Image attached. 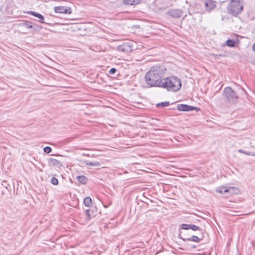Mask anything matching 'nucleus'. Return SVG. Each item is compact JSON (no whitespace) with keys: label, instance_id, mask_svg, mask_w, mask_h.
Returning a JSON list of instances; mask_svg holds the SVG:
<instances>
[{"label":"nucleus","instance_id":"obj_20","mask_svg":"<svg viewBox=\"0 0 255 255\" xmlns=\"http://www.w3.org/2000/svg\"><path fill=\"white\" fill-rule=\"evenodd\" d=\"M169 105V102H162L160 103H158L156 104V107L158 108L161 107H166Z\"/></svg>","mask_w":255,"mask_h":255},{"label":"nucleus","instance_id":"obj_8","mask_svg":"<svg viewBox=\"0 0 255 255\" xmlns=\"http://www.w3.org/2000/svg\"><path fill=\"white\" fill-rule=\"evenodd\" d=\"M196 109L195 107L185 104H178L177 106V109L180 111H191Z\"/></svg>","mask_w":255,"mask_h":255},{"label":"nucleus","instance_id":"obj_21","mask_svg":"<svg viewBox=\"0 0 255 255\" xmlns=\"http://www.w3.org/2000/svg\"><path fill=\"white\" fill-rule=\"evenodd\" d=\"M191 224H182L181 225V228L183 230L190 229Z\"/></svg>","mask_w":255,"mask_h":255},{"label":"nucleus","instance_id":"obj_15","mask_svg":"<svg viewBox=\"0 0 255 255\" xmlns=\"http://www.w3.org/2000/svg\"><path fill=\"white\" fill-rule=\"evenodd\" d=\"M77 180L82 184H85L87 182V178L85 176H78L76 177Z\"/></svg>","mask_w":255,"mask_h":255},{"label":"nucleus","instance_id":"obj_27","mask_svg":"<svg viewBox=\"0 0 255 255\" xmlns=\"http://www.w3.org/2000/svg\"><path fill=\"white\" fill-rule=\"evenodd\" d=\"M117 71V70L116 68H112L110 69V71H109V74H114Z\"/></svg>","mask_w":255,"mask_h":255},{"label":"nucleus","instance_id":"obj_30","mask_svg":"<svg viewBox=\"0 0 255 255\" xmlns=\"http://www.w3.org/2000/svg\"><path fill=\"white\" fill-rule=\"evenodd\" d=\"M253 49L255 51V43L253 45Z\"/></svg>","mask_w":255,"mask_h":255},{"label":"nucleus","instance_id":"obj_28","mask_svg":"<svg viewBox=\"0 0 255 255\" xmlns=\"http://www.w3.org/2000/svg\"><path fill=\"white\" fill-rule=\"evenodd\" d=\"M86 215H87L86 219L89 220L90 219V216L89 213V209L86 210Z\"/></svg>","mask_w":255,"mask_h":255},{"label":"nucleus","instance_id":"obj_18","mask_svg":"<svg viewBox=\"0 0 255 255\" xmlns=\"http://www.w3.org/2000/svg\"><path fill=\"white\" fill-rule=\"evenodd\" d=\"M138 1L136 0H125L124 3L128 5H135L137 4Z\"/></svg>","mask_w":255,"mask_h":255},{"label":"nucleus","instance_id":"obj_2","mask_svg":"<svg viewBox=\"0 0 255 255\" xmlns=\"http://www.w3.org/2000/svg\"><path fill=\"white\" fill-rule=\"evenodd\" d=\"M167 89L168 91L176 92L179 90L181 87V82L178 77L171 76L168 77H164L160 83V87Z\"/></svg>","mask_w":255,"mask_h":255},{"label":"nucleus","instance_id":"obj_26","mask_svg":"<svg viewBox=\"0 0 255 255\" xmlns=\"http://www.w3.org/2000/svg\"><path fill=\"white\" fill-rule=\"evenodd\" d=\"M33 25V27L32 28H33L35 30H40L42 28V26H39L37 25Z\"/></svg>","mask_w":255,"mask_h":255},{"label":"nucleus","instance_id":"obj_16","mask_svg":"<svg viewBox=\"0 0 255 255\" xmlns=\"http://www.w3.org/2000/svg\"><path fill=\"white\" fill-rule=\"evenodd\" d=\"M84 162L87 165H88V166H99L100 165V162H97V161L92 162L88 160H86V161H85Z\"/></svg>","mask_w":255,"mask_h":255},{"label":"nucleus","instance_id":"obj_29","mask_svg":"<svg viewBox=\"0 0 255 255\" xmlns=\"http://www.w3.org/2000/svg\"><path fill=\"white\" fill-rule=\"evenodd\" d=\"M2 185L5 188L8 189L7 185L6 182L5 181H3L2 182Z\"/></svg>","mask_w":255,"mask_h":255},{"label":"nucleus","instance_id":"obj_25","mask_svg":"<svg viewBox=\"0 0 255 255\" xmlns=\"http://www.w3.org/2000/svg\"><path fill=\"white\" fill-rule=\"evenodd\" d=\"M190 229H191L193 231L200 230V228L199 227H198L196 225H191V224Z\"/></svg>","mask_w":255,"mask_h":255},{"label":"nucleus","instance_id":"obj_9","mask_svg":"<svg viewBox=\"0 0 255 255\" xmlns=\"http://www.w3.org/2000/svg\"><path fill=\"white\" fill-rule=\"evenodd\" d=\"M204 4L206 9L210 12L216 7L215 2L212 0H205Z\"/></svg>","mask_w":255,"mask_h":255},{"label":"nucleus","instance_id":"obj_5","mask_svg":"<svg viewBox=\"0 0 255 255\" xmlns=\"http://www.w3.org/2000/svg\"><path fill=\"white\" fill-rule=\"evenodd\" d=\"M133 43L132 41H128L119 46L117 49L119 51L128 53L132 50Z\"/></svg>","mask_w":255,"mask_h":255},{"label":"nucleus","instance_id":"obj_10","mask_svg":"<svg viewBox=\"0 0 255 255\" xmlns=\"http://www.w3.org/2000/svg\"><path fill=\"white\" fill-rule=\"evenodd\" d=\"M48 164L50 166H53L58 168H60L62 166V164L60 161L53 158L48 159Z\"/></svg>","mask_w":255,"mask_h":255},{"label":"nucleus","instance_id":"obj_1","mask_svg":"<svg viewBox=\"0 0 255 255\" xmlns=\"http://www.w3.org/2000/svg\"><path fill=\"white\" fill-rule=\"evenodd\" d=\"M166 69L163 66H155L146 74L145 79L150 87H160V83L164 77Z\"/></svg>","mask_w":255,"mask_h":255},{"label":"nucleus","instance_id":"obj_12","mask_svg":"<svg viewBox=\"0 0 255 255\" xmlns=\"http://www.w3.org/2000/svg\"><path fill=\"white\" fill-rule=\"evenodd\" d=\"M27 13L38 18L40 19L39 21L41 23H44V22L43 21L44 19V18L43 16L42 15H41V14L35 12L33 11H29L27 12Z\"/></svg>","mask_w":255,"mask_h":255},{"label":"nucleus","instance_id":"obj_23","mask_svg":"<svg viewBox=\"0 0 255 255\" xmlns=\"http://www.w3.org/2000/svg\"><path fill=\"white\" fill-rule=\"evenodd\" d=\"M44 152L47 153H49L51 150L52 149L50 146H46L43 148Z\"/></svg>","mask_w":255,"mask_h":255},{"label":"nucleus","instance_id":"obj_13","mask_svg":"<svg viewBox=\"0 0 255 255\" xmlns=\"http://www.w3.org/2000/svg\"><path fill=\"white\" fill-rule=\"evenodd\" d=\"M203 238V236H202V238L200 239L198 237L196 236H192L191 238H187L185 239H183L184 241H193L196 243H199L200 241Z\"/></svg>","mask_w":255,"mask_h":255},{"label":"nucleus","instance_id":"obj_3","mask_svg":"<svg viewBox=\"0 0 255 255\" xmlns=\"http://www.w3.org/2000/svg\"><path fill=\"white\" fill-rule=\"evenodd\" d=\"M227 9L230 14L237 16L242 12L243 9L241 0H232L229 3Z\"/></svg>","mask_w":255,"mask_h":255},{"label":"nucleus","instance_id":"obj_7","mask_svg":"<svg viewBox=\"0 0 255 255\" xmlns=\"http://www.w3.org/2000/svg\"><path fill=\"white\" fill-rule=\"evenodd\" d=\"M54 11L56 13H71V9L70 7H65L63 6H56L54 7Z\"/></svg>","mask_w":255,"mask_h":255},{"label":"nucleus","instance_id":"obj_14","mask_svg":"<svg viewBox=\"0 0 255 255\" xmlns=\"http://www.w3.org/2000/svg\"><path fill=\"white\" fill-rule=\"evenodd\" d=\"M19 25L23 26L24 27L27 28H32L33 27V25L31 22L29 21H24L20 23H19Z\"/></svg>","mask_w":255,"mask_h":255},{"label":"nucleus","instance_id":"obj_11","mask_svg":"<svg viewBox=\"0 0 255 255\" xmlns=\"http://www.w3.org/2000/svg\"><path fill=\"white\" fill-rule=\"evenodd\" d=\"M169 15L175 18H179L182 15V11L180 9H173L169 12Z\"/></svg>","mask_w":255,"mask_h":255},{"label":"nucleus","instance_id":"obj_17","mask_svg":"<svg viewBox=\"0 0 255 255\" xmlns=\"http://www.w3.org/2000/svg\"><path fill=\"white\" fill-rule=\"evenodd\" d=\"M84 204L87 207H90L92 205V199L89 197H87L84 200Z\"/></svg>","mask_w":255,"mask_h":255},{"label":"nucleus","instance_id":"obj_6","mask_svg":"<svg viewBox=\"0 0 255 255\" xmlns=\"http://www.w3.org/2000/svg\"><path fill=\"white\" fill-rule=\"evenodd\" d=\"M236 188L234 187H226L225 186L219 187L216 189V191L217 192L222 193L224 195H226L227 194H232L233 193V191L235 190Z\"/></svg>","mask_w":255,"mask_h":255},{"label":"nucleus","instance_id":"obj_22","mask_svg":"<svg viewBox=\"0 0 255 255\" xmlns=\"http://www.w3.org/2000/svg\"><path fill=\"white\" fill-rule=\"evenodd\" d=\"M51 183L54 185H56L58 184V180L57 178H55V177H52L51 179Z\"/></svg>","mask_w":255,"mask_h":255},{"label":"nucleus","instance_id":"obj_24","mask_svg":"<svg viewBox=\"0 0 255 255\" xmlns=\"http://www.w3.org/2000/svg\"><path fill=\"white\" fill-rule=\"evenodd\" d=\"M238 151L240 153H244L245 154H247V155H254V154H252V152H247L246 151H245L243 149H239L238 150Z\"/></svg>","mask_w":255,"mask_h":255},{"label":"nucleus","instance_id":"obj_19","mask_svg":"<svg viewBox=\"0 0 255 255\" xmlns=\"http://www.w3.org/2000/svg\"><path fill=\"white\" fill-rule=\"evenodd\" d=\"M226 45L227 46L231 47H233L235 46L236 45V42L235 40L232 39H228L226 41Z\"/></svg>","mask_w":255,"mask_h":255},{"label":"nucleus","instance_id":"obj_4","mask_svg":"<svg viewBox=\"0 0 255 255\" xmlns=\"http://www.w3.org/2000/svg\"><path fill=\"white\" fill-rule=\"evenodd\" d=\"M223 95L225 100L230 104L236 103L238 99L236 92L230 87H226L224 89Z\"/></svg>","mask_w":255,"mask_h":255},{"label":"nucleus","instance_id":"obj_31","mask_svg":"<svg viewBox=\"0 0 255 255\" xmlns=\"http://www.w3.org/2000/svg\"><path fill=\"white\" fill-rule=\"evenodd\" d=\"M252 154H255L253 156H255V153H253Z\"/></svg>","mask_w":255,"mask_h":255}]
</instances>
